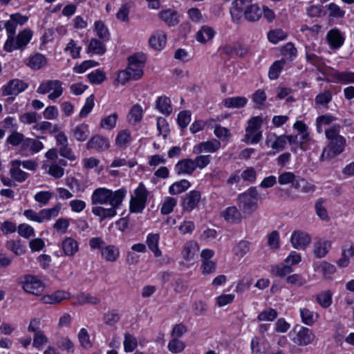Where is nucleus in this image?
Returning a JSON list of instances; mask_svg holds the SVG:
<instances>
[{"label":"nucleus","instance_id":"nucleus-17","mask_svg":"<svg viewBox=\"0 0 354 354\" xmlns=\"http://www.w3.org/2000/svg\"><path fill=\"white\" fill-rule=\"evenodd\" d=\"M221 147V142L216 140L212 139L207 142H200L194 147L193 152L194 153H201L203 151L213 153L218 150Z\"/></svg>","mask_w":354,"mask_h":354},{"label":"nucleus","instance_id":"nucleus-9","mask_svg":"<svg viewBox=\"0 0 354 354\" xmlns=\"http://www.w3.org/2000/svg\"><path fill=\"white\" fill-rule=\"evenodd\" d=\"M253 0H234L230 8L232 21L239 23L243 12L253 3Z\"/></svg>","mask_w":354,"mask_h":354},{"label":"nucleus","instance_id":"nucleus-30","mask_svg":"<svg viewBox=\"0 0 354 354\" xmlns=\"http://www.w3.org/2000/svg\"><path fill=\"white\" fill-rule=\"evenodd\" d=\"M159 238L160 236L158 234H149L147 235L146 241L149 249L156 257H159L162 254V252L158 248Z\"/></svg>","mask_w":354,"mask_h":354},{"label":"nucleus","instance_id":"nucleus-20","mask_svg":"<svg viewBox=\"0 0 354 354\" xmlns=\"http://www.w3.org/2000/svg\"><path fill=\"white\" fill-rule=\"evenodd\" d=\"M327 40L333 48H339L344 41V37L342 32L336 28L330 30L327 33Z\"/></svg>","mask_w":354,"mask_h":354},{"label":"nucleus","instance_id":"nucleus-51","mask_svg":"<svg viewBox=\"0 0 354 354\" xmlns=\"http://www.w3.org/2000/svg\"><path fill=\"white\" fill-rule=\"evenodd\" d=\"M48 342V339L41 330L34 333L32 343L34 347L40 349L44 345L46 344Z\"/></svg>","mask_w":354,"mask_h":354},{"label":"nucleus","instance_id":"nucleus-39","mask_svg":"<svg viewBox=\"0 0 354 354\" xmlns=\"http://www.w3.org/2000/svg\"><path fill=\"white\" fill-rule=\"evenodd\" d=\"M106 51V47L103 42L97 39H91L88 46V52L97 55H103Z\"/></svg>","mask_w":354,"mask_h":354},{"label":"nucleus","instance_id":"nucleus-1","mask_svg":"<svg viewBox=\"0 0 354 354\" xmlns=\"http://www.w3.org/2000/svg\"><path fill=\"white\" fill-rule=\"evenodd\" d=\"M126 194L127 191L124 188L115 192L104 187L95 189L91 197V203L93 205L109 203L111 207L105 208L102 206H94L92 208V213L98 216L100 221L114 217L117 214V209L122 203Z\"/></svg>","mask_w":354,"mask_h":354},{"label":"nucleus","instance_id":"nucleus-54","mask_svg":"<svg viewBox=\"0 0 354 354\" xmlns=\"http://www.w3.org/2000/svg\"><path fill=\"white\" fill-rule=\"evenodd\" d=\"M6 248L16 255H21L24 252V248L20 240H10L7 241Z\"/></svg>","mask_w":354,"mask_h":354},{"label":"nucleus","instance_id":"nucleus-62","mask_svg":"<svg viewBox=\"0 0 354 354\" xmlns=\"http://www.w3.org/2000/svg\"><path fill=\"white\" fill-rule=\"evenodd\" d=\"M272 273H274V275L277 277H284L288 274H290L292 272V267L289 265H283L280 264L278 266H276L275 267L272 268Z\"/></svg>","mask_w":354,"mask_h":354},{"label":"nucleus","instance_id":"nucleus-22","mask_svg":"<svg viewBox=\"0 0 354 354\" xmlns=\"http://www.w3.org/2000/svg\"><path fill=\"white\" fill-rule=\"evenodd\" d=\"M101 255L108 262H115L120 257V250L115 245H107L101 250Z\"/></svg>","mask_w":354,"mask_h":354},{"label":"nucleus","instance_id":"nucleus-3","mask_svg":"<svg viewBox=\"0 0 354 354\" xmlns=\"http://www.w3.org/2000/svg\"><path fill=\"white\" fill-rule=\"evenodd\" d=\"M32 37V31L28 28L19 32L16 36L10 35L7 37L3 48L7 52L24 49L31 40Z\"/></svg>","mask_w":354,"mask_h":354},{"label":"nucleus","instance_id":"nucleus-28","mask_svg":"<svg viewBox=\"0 0 354 354\" xmlns=\"http://www.w3.org/2000/svg\"><path fill=\"white\" fill-rule=\"evenodd\" d=\"M143 115V109L139 104H134L130 109L127 120L128 122L133 125H136L142 120Z\"/></svg>","mask_w":354,"mask_h":354},{"label":"nucleus","instance_id":"nucleus-26","mask_svg":"<svg viewBox=\"0 0 354 354\" xmlns=\"http://www.w3.org/2000/svg\"><path fill=\"white\" fill-rule=\"evenodd\" d=\"M166 41V34L162 31H157L151 36L149 42L153 48L160 50L165 46Z\"/></svg>","mask_w":354,"mask_h":354},{"label":"nucleus","instance_id":"nucleus-47","mask_svg":"<svg viewBox=\"0 0 354 354\" xmlns=\"http://www.w3.org/2000/svg\"><path fill=\"white\" fill-rule=\"evenodd\" d=\"M262 138V132L258 130H249L245 129V138L243 140L245 142H250L251 143H258Z\"/></svg>","mask_w":354,"mask_h":354},{"label":"nucleus","instance_id":"nucleus-27","mask_svg":"<svg viewBox=\"0 0 354 354\" xmlns=\"http://www.w3.org/2000/svg\"><path fill=\"white\" fill-rule=\"evenodd\" d=\"M331 247L329 241H319L314 243L313 254L317 258H322L326 255Z\"/></svg>","mask_w":354,"mask_h":354},{"label":"nucleus","instance_id":"nucleus-15","mask_svg":"<svg viewBox=\"0 0 354 354\" xmlns=\"http://www.w3.org/2000/svg\"><path fill=\"white\" fill-rule=\"evenodd\" d=\"M70 298V293L64 290H57L52 294L41 297L40 301L44 304L55 305Z\"/></svg>","mask_w":354,"mask_h":354},{"label":"nucleus","instance_id":"nucleus-38","mask_svg":"<svg viewBox=\"0 0 354 354\" xmlns=\"http://www.w3.org/2000/svg\"><path fill=\"white\" fill-rule=\"evenodd\" d=\"M214 36V30L208 26H203L202 28L196 33V39L198 41L204 43L213 38Z\"/></svg>","mask_w":354,"mask_h":354},{"label":"nucleus","instance_id":"nucleus-49","mask_svg":"<svg viewBox=\"0 0 354 354\" xmlns=\"http://www.w3.org/2000/svg\"><path fill=\"white\" fill-rule=\"evenodd\" d=\"M130 8V2L123 3L116 13V18L121 21L128 22L129 21V15Z\"/></svg>","mask_w":354,"mask_h":354},{"label":"nucleus","instance_id":"nucleus-34","mask_svg":"<svg viewBox=\"0 0 354 354\" xmlns=\"http://www.w3.org/2000/svg\"><path fill=\"white\" fill-rule=\"evenodd\" d=\"M190 186L191 184L188 180H181L174 183L169 187V192L171 195H177L188 189Z\"/></svg>","mask_w":354,"mask_h":354},{"label":"nucleus","instance_id":"nucleus-64","mask_svg":"<svg viewBox=\"0 0 354 354\" xmlns=\"http://www.w3.org/2000/svg\"><path fill=\"white\" fill-rule=\"evenodd\" d=\"M147 201H140L139 199L131 197L130 201V209L131 212L135 213H140L143 211L146 206Z\"/></svg>","mask_w":354,"mask_h":354},{"label":"nucleus","instance_id":"nucleus-29","mask_svg":"<svg viewBox=\"0 0 354 354\" xmlns=\"http://www.w3.org/2000/svg\"><path fill=\"white\" fill-rule=\"evenodd\" d=\"M89 135V127L87 124L82 123L73 129V136L79 142L85 141Z\"/></svg>","mask_w":354,"mask_h":354},{"label":"nucleus","instance_id":"nucleus-43","mask_svg":"<svg viewBox=\"0 0 354 354\" xmlns=\"http://www.w3.org/2000/svg\"><path fill=\"white\" fill-rule=\"evenodd\" d=\"M159 17L170 26H174L178 23L177 13L170 9L160 12Z\"/></svg>","mask_w":354,"mask_h":354},{"label":"nucleus","instance_id":"nucleus-44","mask_svg":"<svg viewBox=\"0 0 354 354\" xmlns=\"http://www.w3.org/2000/svg\"><path fill=\"white\" fill-rule=\"evenodd\" d=\"M138 346L136 338L131 334L126 333L124 339V349L127 353L132 352Z\"/></svg>","mask_w":354,"mask_h":354},{"label":"nucleus","instance_id":"nucleus-59","mask_svg":"<svg viewBox=\"0 0 354 354\" xmlns=\"http://www.w3.org/2000/svg\"><path fill=\"white\" fill-rule=\"evenodd\" d=\"M23 145L26 147H29L30 149L35 153L39 152L44 147L43 143L41 142L32 138L25 139Z\"/></svg>","mask_w":354,"mask_h":354},{"label":"nucleus","instance_id":"nucleus-41","mask_svg":"<svg viewBox=\"0 0 354 354\" xmlns=\"http://www.w3.org/2000/svg\"><path fill=\"white\" fill-rule=\"evenodd\" d=\"M104 322L109 326H113L120 319V315L118 310H109L104 315Z\"/></svg>","mask_w":354,"mask_h":354},{"label":"nucleus","instance_id":"nucleus-7","mask_svg":"<svg viewBox=\"0 0 354 354\" xmlns=\"http://www.w3.org/2000/svg\"><path fill=\"white\" fill-rule=\"evenodd\" d=\"M22 288L28 293L35 295H41L44 290L45 285L37 276L27 274L24 276Z\"/></svg>","mask_w":354,"mask_h":354},{"label":"nucleus","instance_id":"nucleus-33","mask_svg":"<svg viewBox=\"0 0 354 354\" xmlns=\"http://www.w3.org/2000/svg\"><path fill=\"white\" fill-rule=\"evenodd\" d=\"M248 102L246 97L243 96H237L228 97L224 100L223 104L227 108L240 109L245 106Z\"/></svg>","mask_w":354,"mask_h":354},{"label":"nucleus","instance_id":"nucleus-8","mask_svg":"<svg viewBox=\"0 0 354 354\" xmlns=\"http://www.w3.org/2000/svg\"><path fill=\"white\" fill-rule=\"evenodd\" d=\"M295 335L292 337V342L298 346H305L313 343L315 339V335L308 328L300 326L298 330L295 328Z\"/></svg>","mask_w":354,"mask_h":354},{"label":"nucleus","instance_id":"nucleus-19","mask_svg":"<svg viewBox=\"0 0 354 354\" xmlns=\"http://www.w3.org/2000/svg\"><path fill=\"white\" fill-rule=\"evenodd\" d=\"M62 248L65 256L73 257L79 250V243L73 238L66 237L62 241Z\"/></svg>","mask_w":354,"mask_h":354},{"label":"nucleus","instance_id":"nucleus-57","mask_svg":"<svg viewBox=\"0 0 354 354\" xmlns=\"http://www.w3.org/2000/svg\"><path fill=\"white\" fill-rule=\"evenodd\" d=\"M167 347L170 352L173 353H178L184 350L185 345L184 342L179 340L178 338H173L169 341Z\"/></svg>","mask_w":354,"mask_h":354},{"label":"nucleus","instance_id":"nucleus-53","mask_svg":"<svg viewBox=\"0 0 354 354\" xmlns=\"http://www.w3.org/2000/svg\"><path fill=\"white\" fill-rule=\"evenodd\" d=\"M94 95H91L86 99L85 104L81 109L79 116L80 118H86L92 111L94 106Z\"/></svg>","mask_w":354,"mask_h":354},{"label":"nucleus","instance_id":"nucleus-16","mask_svg":"<svg viewBox=\"0 0 354 354\" xmlns=\"http://www.w3.org/2000/svg\"><path fill=\"white\" fill-rule=\"evenodd\" d=\"M266 145L277 151H282L286 145L285 135L277 136L275 133H269L266 136Z\"/></svg>","mask_w":354,"mask_h":354},{"label":"nucleus","instance_id":"nucleus-63","mask_svg":"<svg viewBox=\"0 0 354 354\" xmlns=\"http://www.w3.org/2000/svg\"><path fill=\"white\" fill-rule=\"evenodd\" d=\"M177 204V200L172 197H167L161 207V213L163 214H170Z\"/></svg>","mask_w":354,"mask_h":354},{"label":"nucleus","instance_id":"nucleus-56","mask_svg":"<svg viewBox=\"0 0 354 354\" xmlns=\"http://www.w3.org/2000/svg\"><path fill=\"white\" fill-rule=\"evenodd\" d=\"M88 79L93 84H100L106 80L105 73L97 69L88 75Z\"/></svg>","mask_w":354,"mask_h":354},{"label":"nucleus","instance_id":"nucleus-55","mask_svg":"<svg viewBox=\"0 0 354 354\" xmlns=\"http://www.w3.org/2000/svg\"><path fill=\"white\" fill-rule=\"evenodd\" d=\"M277 315L278 313L274 309L269 308L259 313V315L257 317V319L260 322H272L277 318Z\"/></svg>","mask_w":354,"mask_h":354},{"label":"nucleus","instance_id":"nucleus-24","mask_svg":"<svg viewBox=\"0 0 354 354\" xmlns=\"http://www.w3.org/2000/svg\"><path fill=\"white\" fill-rule=\"evenodd\" d=\"M11 165L12 167L10 170L11 177L18 182L25 181L27 179L28 174L19 169L21 161L18 160H12L11 162Z\"/></svg>","mask_w":354,"mask_h":354},{"label":"nucleus","instance_id":"nucleus-31","mask_svg":"<svg viewBox=\"0 0 354 354\" xmlns=\"http://www.w3.org/2000/svg\"><path fill=\"white\" fill-rule=\"evenodd\" d=\"M302 322L307 326H312L318 319L319 315L307 308L299 310Z\"/></svg>","mask_w":354,"mask_h":354},{"label":"nucleus","instance_id":"nucleus-35","mask_svg":"<svg viewBox=\"0 0 354 354\" xmlns=\"http://www.w3.org/2000/svg\"><path fill=\"white\" fill-rule=\"evenodd\" d=\"M46 59L44 55L40 53H36L30 57L28 66L35 70H38L46 66Z\"/></svg>","mask_w":354,"mask_h":354},{"label":"nucleus","instance_id":"nucleus-37","mask_svg":"<svg viewBox=\"0 0 354 354\" xmlns=\"http://www.w3.org/2000/svg\"><path fill=\"white\" fill-rule=\"evenodd\" d=\"M118 119V113L115 112L113 113L112 114L102 118L100 127L106 130H112L115 127Z\"/></svg>","mask_w":354,"mask_h":354},{"label":"nucleus","instance_id":"nucleus-23","mask_svg":"<svg viewBox=\"0 0 354 354\" xmlns=\"http://www.w3.org/2000/svg\"><path fill=\"white\" fill-rule=\"evenodd\" d=\"M199 250V247L196 241H190L187 242L182 250L181 255L186 261H192Z\"/></svg>","mask_w":354,"mask_h":354},{"label":"nucleus","instance_id":"nucleus-45","mask_svg":"<svg viewBox=\"0 0 354 354\" xmlns=\"http://www.w3.org/2000/svg\"><path fill=\"white\" fill-rule=\"evenodd\" d=\"M95 31L96 35L102 39L107 41L109 39V32L107 27L102 21L95 22Z\"/></svg>","mask_w":354,"mask_h":354},{"label":"nucleus","instance_id":"nucleus-58","mask_svg":"<svg viewBox=\"0 0 354 354\" xmlns=\"http://www.w3.org/2000/svg\"><path fill=\"white\" fill-rule=\"evenodd\" d=\"M333 77L344 84L354 83V73L352 72H336Z\"/></svg>","mask_w":354,"mask_h":354},{"label":"nucleus","instance_id":"nucleus-11","mask_svg":"<svg viewBox=\"0 0 354 354\" xmlns=\"http://www.w3.org/2000/svg\"><path fill=\"white\" fill-rule=\"evenodd\" d=\"M27 21L28 17L21 15L20 13L11 15L10 19L3 24L8 36L10 35H15L16 29L18 26H22Z\"/></svg>","mask_w":354,"mask_h":354},{"label":"nucleus","instance_id":"nucleus-40","mask_svg":"<svg viewBox=\"0 0 354 354\" xmlns=\"http://www.w3.org/2000/svg\"><path fill=\"white\" fill-rule=\"evenodd\" d=\"M61 210V204L57 203L55 206L49 209H44L40 210V216L42 223L46 220H50L58 216Z\"/></svg>","mask_w":354,"mask_h":354},{"label":"nucleus","instance_id":"nucleus-52","mask_svg":"<svg viewBox=\"0 0 354 354\" xmlns=\"http://www.w3.org/2000/svg\"><path fill=\"white\" fill-rule=\"evenodd\" d=\"M250 242L241 241L234 248V254L239 257H243L250 251Z\"/></svg>","mask_w":354,"mask_h":354},{"label":"nucleus","instance_id":"nucleus-14","mask_svg":"<svg viewBox=\"0 0 354 354\" xmlns=\"http://www.w3.org/2000/svg\"><path fill=\"white\" fill-rule=\"evenodd\" d=\"M310 236L302 231H295L292 234L290 242L297 250H304L310 243Z\"/></svg>","mask_w":354,"mask_h":354},{"label":"nucleus","instance_id":"nucleus-32","mask_svg":"<svg viewBox=\"0 0 354 354\" xmlns=\"http://www.w3.org/2000/svg\"><path fill=\"white\" fill-rule=\"evenodd\" d=\"M156 108L162 114L169 115L172 112V107L171 105V100L166 96H160L156 100Z\"/></svg>","mask_w":354,"mask_h":354},{"label":"nucleus","instance_id":"nucleus-50","mask_svg":"<svg viewBox=\"0 0 354 354\" xmlns=\"http://www.w3.org/2000/svg\"><path fill=\"white\" fill-rule=\"evenodd\" d=\"M295 189H300L301 192L308 193L315 191V185L304 179H300L292 184Z\"/></svg>","mask_w":354,"mask_h":354},{"label":"nucleus","instance_id":"nucleus-12","mask_svg":"<svg viewBox=\"0 0 354 354\" xmlns=\"http://www.w3.org/2000/svg\"><path fill=\"white\" fill-rule=\"evenodd\" d=\"M86 147L88 150H95L98 152H102L107 150L110 147V144L107 138L97 134L88 140Z\"/></svg>","mask_w":354,"mask_h":354},{"label":"nucleus","instance_id":"nucleus-10","mask_svg":"<svg viewBox=\"0 0 354 354\" xmlns=\"http://www.w3.org/2000/svg\"><path fill=\"white\" fill-rule=\"evenodd\" d=\"M28 87V84L19 79L10 80L2 88L3 96L17 95Z\"/></svg>","mask_w":354,"mask_h":354},{"label":"nucleus","instance_id":"nucleus-2","mask_svg":"<svg viewBox=\"0 0 354 354\" xmlns=\"http://www.w3.org/2000/svg\"><path fill=\"white\" fill-rule=\"evenodd\" d=\"M144 53H135L128 58L129 64L126 70L121 71L118 75V80L124 84L130 80H138L143 75V68L146 62Z\"/></svg>","mask_w":354,"mask_h":354},{"label":"nucleus","instance_id":"nucleus-42","mask_svg":"<svg viewBox=\"0 0 354 354\" xmlns=\"http://www.w3.org/2000/svg\"><path fill=\"white\" fill-rule=\"evenodd\" d=\"M77 302L80 305H84L86 304H91L93 305H97L100 303V299L93 296L88 293L81 292L77 295Z\"/></svg>","mask_w":354,"mask_h":354},{"label":"nucleus","instance_id":"nucleus-5","mask_svg":"<svg viewBox=\"0 0 354 354\" xmlns=\"http://www.w3.org/2000/svg\"><path fill=\"white\" fill-rule=\"evenodd\" d=\"M62 84L59 80H48L42 82L38 87L37 92L40 94L49 93L48 98L55 100L62 95Z\"/></svg>","mask_w":354,"mask_h":354},{"label":"nucleus","instance_id":"nucleus-25","mask_svg":"<svg viewBox=\"0 0 354 354\" xmlns=\"http://www.w3.org/2000/svg\"><path fill=\"white\" fill-rule=\"evenodd\" d=\"M249 22L258 21L262 15V12L257 3H252L242 15Z\"/></svg>","mask_w":354,"mask_h":354},{"label":"nucleus","instance_id":"nucleus-36","mask_svg":"<svg viewBox=\"0 0 354 354\" xmlns=\"http://www.w3.org/2000/svg\"><path fill=\"white\" fill-rule=\"evenodd\" d=\"M315 297L322 308H326L332 304V292L330 290L323 291L316 295Z\"/></svg>","mask_w":354,"mask_h":354},{"label":"nucleus","instance_id":"nucleus-46","mask_svg":"<svg viewBox=\"0 0 354 354\" xmlns=\"http://www.w3.org/2000/svg\"><path fill=\"white\" fill-rule=\"evenodd\" d=\"M131 140L130 132L128 130H122L118 132L116 136L115 144L120 147H124L129 144Z\"/></svg>","mask_w":354,"mask_h":354},{"label":"nucleus","instance_id":"nucleus-60","mask_svg":"<svg viewBox=\"0 0 354 354\" xmlns=\"http://www.w3.org/2000/svg\"><path fill=\"white\" fill-rule=\"evenodd\" d=\"M41 119V116L36 112H28L20 116V121L24 124L36 123Z\"/></svg>","mask_w":354,"mask_h":354},{"label":"nucleus","instance_id":"nucleus-13","mask_svg":"<svg viewBox=\"0 0 354 354\" xmlns=\"http://www.w3.org/2000/svg\"><path fill=\"white\" fill-rule=\"evenodd\" d=\"M201 194L199 191L192 190L185 194L182 203V208L185 212H191L196 208L200 201Z\"/></svg>","mask_w":354,"mask_h":354},{"label":"nucleus","instance_id":"nucleus-6","mask_svg":"<svg viewBox=\"0 0 354 354\" xmlns=\"http://www.w3.org/2000/svg\"><path fill=\"white\" fill-rule=\"evenodd\" d=\"M346 140L343 136L330 141L328 147H326L320 156V160L331 159L340 154L344 149Z\"/></svg>","mask_w":354,"mask_h":354},{"label":"nucleus","instance_id":"nucleus-21","mask_svg":"<svg viewBox=\"0 0 354 354\" xmlns=\"http://www.w3.org/2000/svg\"><path fill=\"white\" fill-rule=\"evenodd\" d=\"M221 215L223 218L231 223H238L241 221V214L235 206L227 207Z\"/></svg>","mask_w":354,"mask_h":354},{"label":"nucleus","instance_id":"nucleus-61","mask_svg":"<svg viewBox=\"0 0 354 354\" xmlns=\"http://www.w3.org/2000/svg\"><path fill=\"white\" fill-rule=\"evenodd\" d=\"M283 64L284 62L283 61H276L270 66L269 69L268 75L271 80H276L278 78Z\"/></svg>","mask_w":354,"mask_h":354},{"label":"nucleus","instance_id":"nucleus-4","mask_svg":"<svg viewBox=\"0 0 354 354\" xmlns=\"http://www.w3.org/2000/svg\"><path fill=\"white\" fill-rule=\"evenodd\" d=\"M259 193L256 187H250L238 197L239 207L245 215H251L258 208Z\"/></svg>","mask_w":354,"mask_h":354},{"label":"nucleus","instance_id":"nucleus-48","mask_svg":"<svg viewBox=\"0 0 354 354\" xmlns=\"http://www.w3.org/2000/svg\"><path fill=\"white\" fill-rule=\"evenodd\" d=\"M266 98L267 96L264 91L261 89L256 91L252 97V101L255 104L254 107L257 109H262Z\"/></svg>","mask_w":354,"mask_h":354},{"label":"nucleus","instance_id":"nucleus-18","mask_svg":"<svg viewBox=\"0 0 354 354\" xmlns=\"http://www.w3.org/2000/svg\"><path fill=\"white\" fill-rule=\"evenodd\" d=\"M194 160L185 158L178 161L175 165V171L178 174H192L195 171Z\"/></svg>","mask_w":354,"mask_h":354}]
</instances>
